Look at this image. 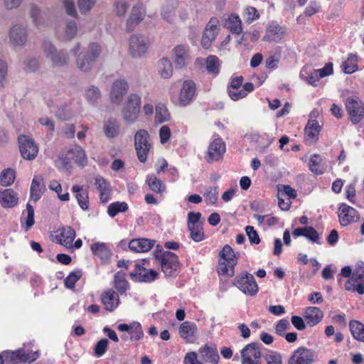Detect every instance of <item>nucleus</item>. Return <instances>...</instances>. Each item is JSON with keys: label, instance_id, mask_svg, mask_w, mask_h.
<instances>
[{"label": "nucleus", "instance_id": "nucleus-2", "mask_svg": "<svg viewBox=\"0 0 364 364\" xmlns=\"http://www.w3.org/2000/svg\"><path fill=\"white\" fill-rule=\"evenodd\" d=\"M102 52V47L97 43L89 44L85 53H80L76 59L77 68L82 72H90Z\"/></svg>", "mask_w": 364, "mask_h": 364}, {"label": "nucleus", "instance_id": "nucleus-43", "mask_svg": "<svg viewBox=\"0 0 364 364\" xmlns=\"http://www.w3.org/2000/svg\"><path fill=\"white\" fill-rule=\"evenodd\" d=\"M349 328L355 340L364 343V325L363 323L358 321H350Z\"/></svg>", "mask_w": 364, "mask_h": 364}, {"label": "nucleus", "instance_id": "nucleus-44", "mask_svg": "<svg viewBox=\"0 0 364 364\" xmlns=\"http://www.w3.org/2000/svg\"><path fill=\"white\" fill-rule=\"evenodd\" d=\"M29 16L34 26L39 28L44 23L43 13L39 7L35 4L29 6Z\"/></svg>", "mask_w": 364, "mask_h": 364}, {"label": "nucleus", "instance_id": "nucleus-1", "mask_svg": "<svg viewBox=\"0 0 364 364\" xmlns=\"http://www.w3.org/2000/svg\"><path fill=\"white\" fill-rule=\"evenodd\" d=\"M102 52V47L97 43L89 44L85 53H80L76 59L77 68L82 72H90Z\"/></svg>", "mask_w": 364, "mask_h": 364}, {"label": "nucleus", "instance_id": "nucleus-30", "mask_svg": "<svg viewBox=\"0 0 364 364\" xmlns=\"http://www.w3.org/2000/svg\"><path fill=\"white\" fill-rule=\"evenodd\" d=\"M60 235H56L55 240L60 245L70 247L75 237V231L70 226L62 227L60 229Z\"/></svg>", "mask_w": 364, "mask_h": 364}, {"label": "nucleus", "instance_id": "nucleus-33", "mask_svg": "<svg viewBox=\"0 0 364 364\" xmlns=\"http://www.w3.org/2000/svg\"><path fill=\"white\" fill-rule=\"evenodd\" d=\"M95 185L96 188L100 192V200L103 203H106L109 200V196L111 193V188L107 182L102 177L97 176L95 178Z\"/></svg>", "mask_w": 364, "mask_h": 364}, {"label": "nucleus", "instance_id": "nucleus-39", "mask_svg": "<svg viewBox=\"0 0 364 364\" xmlns=\"http://www.w3.org/2000/svg\"><path fill=\"white\" fill-rule=\"evenodd\" d=\"M199 353L205 361H209L215 364L219 361L220 356L215 348L205 346L200 349Z\"/></svg>", "mask_w": 364, "mask_h": 364}, {"label": "nucleus", "instance_id": "nucleus-57", "mask_svg": "<svg viewBox=\"0 0 364 364\" xmlns=\"http://www.w3.org/2000/svg\"><path fill=\"white\" fill-rule=\"evenodd\" d=\"M204 198L207 204H215L218 199V187H208L205 190Z\"/></svg>", "mask_w": 364, "mask_h": 364}, {"label": "nucleus", "instance_id": "nucleus-51", "mask_svg": "<svg viewBox=\"0 0 364 364\" xmlns=\"http://www.w3.org/2000/svg\"><path fill=\"white\" fill-rule=\"evenodd\" d=\"M128 210V205L125 202H115L111 203L107 208V213L111 217H114L119 213H123Z\"/></svg>", "mask_w": 364, "mask_h": 364}, {"label": "nucleus", "instance_id": "nucleus-36", "mask_svg": "<svg viewBox=\"0 0 364 364\" xmlns=\"http://www.w3.org/2000/svg\"><path fill=\"white\" fill-rule=\"evenodd\" d=\"M177 7L176 0H166L161 9V16L168 22H172L175 16V10Z\"/></svg>", "mask_w": 364, "mask_h": 364}, {"label": "nucleus", "instance_id": "nucleus-11", "mask_svg": "<svg viewBox=\"0 0 364 364\" xmlns=\"http://www.w3.org/2000/svg\"><path fill=\"white\" fill-rule=\"evenodd\" d=\"M346 289L351 291H357L359 294H364V262H359L356 266L354 272L352 274V277L346 284Z\"/></svg>", "mask_w": 364, "mask_h": 364}, {"label": "nucleus", "instance_id": "nucleus-42", "mask_svg": "<svg viewBox=\"0 0 364 364\" xmlns=\"http://www.w3.org/2000/svg\"><path fill=\"white\" fill-rule=\"evenodd\" d=\"M44 188L41 179L35 176L31 186V198L35 202L38 201L41 197Z\"/></svg>", "mask_w": 364, "mask_h": 364}, {"label": "nucleus", "instance_id": "nucleus-13", "mask_svg": "<svg viewBox=\"0 0 364 364\" xmlns=\"http://www.w3.org/2000/svg\"><path fill=\"white\" fill-rule=\"evenodd\" d=\"M18 141L23 158L27 160H33L37 156L38 146L33 139L26 135H21L18 138Z\"/></svg>", "mask_w": 364, "mask_h": 364}, {"label": "nucleus", "instance_id": "nucleus-25", "mask_svg": "<svg viewBox=\"0 0 364 364\" xmlns=\"http://www.w3.org/2000/svg\"><path fill=\"white\" fill-rule=\"evenodd\" d=\"M179 336L186 343H193L196 338L197 326L194 323L185 321L182 323L178 329Z\"/></svg>", "mask_w": 364, "mask_h": 364}, {"label": "nucleus", "instance_id": "nucleus-56", "mask_svg": "<svg viewBox=\"0 0 364 364\" xmlns=\"http://www.w3.org/2000/svg\"><path fill=\"white\" fill-rule=\"evenodd\" d=\"M114 286L121 293L124 292L127 289L128 282L123 274L117 272L114 275Z\"/></svg>", "mask_w": 364, "mask_h": 364}, {"label": "nucleus", "instance_id": "nucleus-23", "mask_svg": "<svg viewBox=\"0 0 364 364\" xmlns=\"http://www.w3.org/2000/svg\"><path fill=\"white\" fill-rule=\"evenodd\" d=\"M321 127L316 119H309L304 130L305 140L312 144L317 141Z\"/></svg>", "mask_w": 364, "mask_h": 364}, {"label": "nucleus", "instance_id": "nucleus-10", "mask_svg": "<svg viewBox=\"0 0 364 364\" xmlns=\"http://www.w3.org/2000/svg\"><path fill=\"white\" fill-rule=\"evenodd\" d=\"M346 109L350 120L353 124H358L364 116V104L355 96L348 97L345 102Z\"/></svg>", "mask_w": 364, "mask_h": 364}, {"label": "nucleus", "instance_id": "nucleus-54", "mask_svg": "<svg viewBox=\"0 0 364 364\" xmlns=\"http://www.w3.org/2000/svg\"><path fill=\"white\" fill-rule=\"evenodd\" d=\"M190 231L191 238L196 242H200L204 240V232L203 225L188 227Z\"/></svg>", "mask_w": 364, "mask_h": 364}, {"label": "nucleus", "instance_id": "nucleus-20", "mask_svg": "<svg viewBox=\"0 0 364 364\" xmlns=\"http://www.w3.org/2000/svg\"><path fill=\"white\" fill-rule=\"evenodd\" d=\"M132 277H136V279L144 282H151L158 277V272L154 269H149L144 267V264L136 263L135 270L130 274Z\"/></svg>", "mask_w": 364, "mask_h": 364}, {"label": "nucleus", "instance_id": "nucleus-41", "mask_svg": "<svg viewBox=\"0 0 364 364\" xmlns=\"http://www.w3.org/2000/svg\"><path fill=\"white\" fill-rule=\"evenodd\" d=\"M146 183L148 184L149 188L156 193L161 194L166 191V186L164 182L154 175L148 176L146 179Z\"/></svg>", "mask_w": 364, "mask_h": 364}, {"label": "nucleus", "instance_id": "nucleus-50", "mask_svg": "<svg viewBox=\"0 0 364 364\" xmlns=\"http://www.w3.org/2000/svg\"><path fill=\"white\" fill-rule=\"evenodd\" d=\"M220 62L215 55H209L206 58V69L209 73L217 75L220 72Z\"/></svg>", "mask_w": 364, "mask_h": 364}, {"label": "nucleus", "instance_id": "nucleus-60", "mask_svg": "<svg viewBox=\"0 0 364 364\" xmlns=\"http://www.w3.org/2000/svg\"><path fill=\"white\" fill-rule=\"evenodd\" d=\"M24 70L27 72H36L40 68V62L38 58L28 57L23 62Z\"/></svg>", "mask_w": 364, "mask_h": 364}, {"label": "nucleus", "instance_id": "nucleus-46", "mask_svg": "<svg viewBox=\"0 0 364 364\" xmlns=\"http://www.w3.org/2000/svg\"><path fill=\"white\" fill-rule=\"evenodd\" d=\"M307 69V68H304L301 70L300 77L309 85H311L313 87L318 86L320 79L317 73L314 70L311 72H308Z\"/></svg>", "mask_w": 364, "mask_h": 364}, {"label": "nucleus", "instance_id": "nucleus-38", "mask_svg": "<svg viewBox=\"0 0 364 364\" xmlns=\"http://www.w3.org/2000/svg\"><path fill=\"white\" fill-rule=\"evenodd\" d=\"M157 70L161 77L168 79L173 75V66L170 60L161 59L157 64Z\"/></svg>", "mask_w": 364, "mask_h": 364}, {"label": "nucleus", "instance_id": "nucleus-35", "mask_svg": "<svg viewBox=\"0 0 364 364\" xmlns=\"http://www.w3.org/2000/svg\"><path fill=\"white\" fill-rule=\"evenodd\" d=\"M92 253L102 261H107L111 256V250L109 246L103 242H95L91 245Z\"/></svg>", "mask_w": 364, "mask_h": 364}, {"label": "nucleus", "instance_id": "nucleus-29", "mask_svg": "<svg viewBox=\"0 0 364 364\" xmlns=\"http://www.w3.org/2000/svg\"><path fill=\"white\" fill-rule=\"evenodd\" d=\"M155 240L146 238L133 239L129 243V248L136 252H146L154 245Z\"/></svg>", "mask_w": 364, "mask_h": 364}, {"label": "nucleus", "instance_id": "nucleus-7", "mask_svg": "<svg viewBox=\"0 0 364 364\" xmlns=\"http://www.w3.org/2000/svg\"><path fill=\"white\" fill-rule=\"evenodd\" d=\"M134 146L138 159L144 163L146 161L148 153L151 149L149 134L145 129H139L134 136Z\"/></svg>", "mask_w": 364, "mask_h": 364}, {"label": "nucleus", "instance_id": "nucleus-21", "mask_svg": "<svg viewBox=\"0 0 364 364\" xmlns=\"http://www.w3.org/2000/svg\"><path fill=\"white\" fill-rule=\"evenodd\" d=\"M100 300L105 310L110 312L113 311L119 304V295L112 289L103 291L100 296Z\"/></svg>", "mask_w": 364, "mask_h": 364}, {"label": "nucleus", "instance_id": "nucleus-63", "mask_svg": "<svg viewBox=\"0 0 364 364\" xmlns=\"http://www.w3.org/2000/svg\"><path fill=\"white\" fill-rule=\"evenodd\" d=\"M244 16L246 23H251L253 21L259 18V14L255 7L249 6L245 10Z\"/></svg>", "mask_w": 364, "mask_h": 364}, {"label": "nucleus", "instance_id": "nucleus-26", "mask_svg": "<svg viewBox=\"0 0 364 364\" xmlns=\"http://www.w3.org/2000/svg\"><path fill=\"white\" fill-rule=\"evenodd\" d=\"M174 63L178 68H183L186 65L190 60L189 48L188 46L178 45L173 50Z\"/></svg>", "mask_w": 364, "mask_h": 364}, {"label": "nucleus", "instance_id": "nucleus-34", "mask_svg": "<svg viewBox=\"0 0 364 364\" xmlns=\"http://www.w3.org/2000/svg\"><path fill=\"white\" fill-rule=\"evenodd\" d=\"M72 191L75 193V198L80 208L86 210L89 208V198L87 189L79 185H74Z\"/></svg>", "mask_w": 364, "mask_h": 364}, {"label": "nucleus", "instance_id": "nucleus-14", "mask_svg": "<svg viewBox=\"0 0 364 364\" xmlns=\"http://www.w3.org/2000/svg\"><path fill=\"white\" fill-rule=\"evenodd\" d=\"M236 286L244 294L255 295L258 291V286L252 274L245 272L236 279Z\"/></svg>", "mask_w": 364, "mask_h": 364}, {"label": "nucleus", "instance_id": "nucleus-45", "mask_svg": "<svg viewBox=\"0 0 364 364\" xmlns=\"http://www.w3.org/2000/svg\"><path fill=\"white\" fill-rule=\"evenodd\" d=\"M226 25L228 28L234 33L240 34L242 31V21L239 16L236 14H231L227 21Z\"/></svg>", "mask_w": 364, "mask_h": 364}, {"label": "nucleus", "instance_id": "nucleus-64", "mask_svg": "<svg viewBox=\"0 0 364 364\" xmlns=\"http://www.w3.org/2000/svg\"><path fill=\"white\" fill-rule=\"evenodd\" d=\"M267 364H282V358L279 353L276 351H271L269 354L264 356Z\"/></svg>", "mask_w": 364, "mask_h": 364}, {"label": "nucleus", "instance_id": "nucleus-47", "mask_svg": "<svg viewBox=\"0 0 364 364\" xmlns=\"http://www.w3.org/2000/svg\"><path fill=\"white\" fill-rule=\"evenodd\" d=\"M77 33V24L74 20H68L65 23L62 38L65 41H70L74 38Z\"/></svg>", "mask_w": 364, "mask_h": 364}, {"label": "nucleus", "instance_id": "nucleus-3", "mask_svg": "<svg viewBox=\"0 0 364 364\" xmlns=\"http://www.w3.org/2000/svg\"><path fill=\"white\" fill-rule=\"evenodd\" d=\"M102 52V47L97 43L89 44L85 53H80L76 59L77 68L82 72H90Z\"/></svg>", "mask_w": 364, "mask_h": 364}, {"label": "nucleus", "instance_id": "nucleus-24", "mask_svg": "<svg viewBox=\"0 0 364 364\" xmlns=\"http://www.w3.org/2000/svg\"><path fill=\"white\" fill-rule=\"evenodd\" d=\"M284 35V28L276 23H272L267 27L266 34L263 36L262 40L267 42L279 43Z\"/></svg>", "mask_w": 364, "mask_h": 364}, {"label": "nucleus", "instance_id": "nucleus-9", "mask_svg": "<svg viewBox=\"0 0 364 364\" xmlns=\"http://www.w3.org/2000/svg\"><path fill=\"white\" fill-rule=\"evenodd\" d=\"M150 46L147 37L141 34H133L129 40V53L133 58L144 55Z\"/></svg>", "mask_w": 364, "mask_h": 364}, {"label": "nucleus", "instance_id": "nucleus-12", "mask_svg": "<svg viewBox=\"0 0 364 364\" xmlns=\"http://www.w3.org/2000/svg\"><path fill=\"white\" fill-rule=\"evenodd\" d=\"M60 159L65 166L69 165L71 161H75L81 166H85L87 162L85 150L77 145L69 149L65 155L60 157Z\"/></svg>", "mask_w": 364, "mask_h": 364}, {"label": "nucleus", "instance_id": "nucleus-31", "mask_svg": "<svg viewBox=\"0 0 364 364\" xmlns=\"http://www.w3.org/2000/svg\"><path fill=\"white\" fill-rule=\"evenodd\" d=\"M18 201V194L10 188L0 191V203L4 208L16 206Z\"/></svg>", "mask_w": 364, "mask_h": 364}, {"label": "nucleus", "instance_id": "nucleus-27", "mask_svg": "<svg viewBox=\"0 0 364 364\" xmlns=\"http://www.w3.org/2000/svg\"><path fill=\"white\" fill-rule=\"evenodd\" d=\"M195 83L191 80L184 81L179 95L180 104L183 106L189 104L195 95Z\"/></svg>", "mask_w": 364, "mask_h": 364}, {"label": "nucleus", "instance_id": "nucleus-8", "mask_svg": "<svg viewBox=\"0 0 364 364\" xmlns=\"http://www.w3.org/2000/svg\"><path fill=\"white\" fill-rule=\"evenodd\" d=\"M262 344L257 342L247 344L241 350V364H261Z\"/></svg>", "mask_w": 364, "mask_h": 364}, {"label": "nucleus", "instance_id": "nucleus-58", "mask_svg": "<svg viewBox=\"0 0 364 364\" xmlns=\"http://www.w3.org/2000/svg\"><path fill=\"white\" fill-rule=\"evenodd\" d=\"M77 6L81 14H87L96 4V0H77Z\"/></svg>", "mask_w": 364, "mask_h": 364}, {"label": "nucleus", "instance_id": "nucleus-6", "mask_svg": "<svg viewBox=\"0 0 364 364\" xmlns=\"http://www.w3.org/2000/svg\"><path fill=\"white\" fill-rule=\"evenodd\" d=\"M43 51L45 57L48 59L53 67H63L68 63V54L65 50H58L50 42H45L43 45Z\"/></svg>", "mask_w": 364, "mask_h": 364}, {"label": "nucleus", "instance_id": "nucleus-49", "mask_svg": "<svg viewBox=\"0 0 364 364\" xmlns=\"http://www.w3.org/2000/svg\"><path fill=\"white\" fill-rule=\"evenodd\" d=\"M220 255L224 261L230 263L231 266H235L237 264L238 257L236 256L230 245H225Z\"/></svg>", "mask_w": 364, "mask_h": 364}, {"label": "nucleus", "instance_id": "nucleus-59", "mask_svg": "<svg viewBox=\"0 0 364 364\" xmlns=\"http://www.w3.org/2000/svg\"><path fill=\"white\" fill-rule=\"evenodd\" d=\"M82 277V272L80 270H75L70 273V274L65 279V285L67 288L73 289L75 287V283Z\"/></svg>", "mask_w": 364, "mask_h": 364}, {"label": "nucleus", "instance_id": "nucleus-52", "mask_svg": "<svg viewBox=\"0 0 364 364\" xmlns=\"http://www.w3.org/2000/svg\"><path fill=\"white\" fill-rule=\"evenodd\" d=\"M101 93L97 87L91 85L85 90V98L88 102L95 104L100 98Z\"/></svg>", "mask_w": 364, "mask_h": 364}, {"label": "nucleus", "instance_id": "nucleus-32", "mask_svg": "<svg viewBox=\"0 0 364 364\" xmlns=\"http://www.w3.org/2000/svg\"><path fill=\"white\" fill-rule=\"evenodd\" d=\"M304 316L310 326L318 323L323 317V311L318 307L309 306L304 309Z\"/></svg>", "mask_w": 364, "mask_h": 364}, {"label": "nucleus", "instance_id": "nucleus-17", "mask_svg": "<svg viewBox=\"0 0 364 364\" xmlns=\"http://www.w3.org/2000/svg\"><path fill=\"white\" fill-rule=\"evenodd\" d=\"M338 211L339 222L342 226L356 222L359 218L357 210L346 203L340 205Z\"/></svg>", "mask_w": 364, "mask_h": 364}, {"label": "nucleus", "instance_id": "nucleus-15", "mask_svg": "<svg viewBox=\"0 0 364 364\" xmlns=\"http://www.w3.org/2000/svg\"><path fill=\"white\" fill-rule=\"evenodd\" d=\"M225 152V144L220 138L214 139L209 145L205 160L213 163L221 159Z\"/></svg>", "mask_w": 364, "mask_h": 364}, {"label": "nucleus", "instance_id": "nucleus-48", "mask_svg": "<svg viewBox=\"0 0 364 364\" xmlns=\"http://www.w3.org/2000/svg\"><path fill=\"white\" fill-rule=\"evenodd\" d=\"M15 178L16 171L14 169L11 168L4 169L0 173V185L9 186L14 183Z\"/></svg>", "mask_w": 364, "mask_h": 364}, {"label": "nucleus", "instance_id": "nucleus-40", "mask_svg": "<svg viewBox=\"0 0 364 364\" xmlns=\"http://www.w3.org/2000/svg\"><path fill=\"white\" fill-rule=\"evenodd\" d=\"M105 134L107 138L117 136L120 132V124L115 119H109L104 124Z\"/></svg>", "mask_w": 364, "mask_h": 364}, {"label": "nucleus", "instance_id": "nucleus-55", "mask_svg": "<svg viewBox=\"0 0 364 364\" xmlns=\"http://www.w3.org/2000/svg\"><path fill=\"white\" fill-rule=\"evenodd\" d=\"M26 213L27 216L25 223L23 224V222L21 221L22 227L24 228L26 232H27L35 223L34 208L30 203H27L26 205Z\"/></svg>", "mask_w": 364, "mask_h": 364}, {"label": "nucleus", "instance_id": "nucleus-5", "mask_svg": "<svg viewBox=\"0 0 364 364\" xmlns=\"http://www.w3.org/2000/svg\"><path fill=\"white\" fill-rule=\"evenodd\" d=\"M8 36L9 44L13 48L21 49L28 41V28L23 24L15 23L9 28Z\"/></svg>", "mask_w": 364, "mask_h": 364}, {"label": "nucleus", "instance_id": "nucleus-4", "mask_svg": "<svg viewBox=\"0 0 364 364\" xmlns=\"http://www.w3.org/2000/svg\"><path fill=\"white\" fill-rule=\"evenodd\" d=\"M156 259L161 266V271L166 277H176L179 272V262L176 254L166 251L156 255Z\"/></svg>", "mask_w": 364, "mask_h": 364}, {"label": "nucleus", "instance_id": "nucleus-16", "mask_svg": "<svg viewBox=\"0 0 364 364\" xmlns=\"http://www.w3.org/2000/svg\"><path fill=\"white\" fill-rule=\"evenodd\" d=\"M314 352L304 347L299 348L290 357L288 364H311L314 361Z\"/></svg>", "mask_w": 364, "mask_h": 364}, {"label": "nucleus", "instance_id": "nucleus-18", "mask_svg": "<svg viewBox=\"0 0 364 364\" xmlns=\"http://www.w3.org/2000/svg\"><path fill=\"white\" fill-rule=\"evenodd\" d=\"M129 89V85L125 80L119 79L115 80L110 90V100L112 102L119 104L122 102L123 97Z\"/></svg>", "mask_w": 364, "mask_h": 364}, {"label": "nucleus", "instance_id": "nucleus-22", "mask_svg": "<svg viewBox=\"0 0 364 364\" xmlns=\"http://www.w3.org/2000/svg\"><path fill=\"white\" fill-rule=\"evenodd\" d=\"M117 328L121 332H127L130 334V341H139L144 337L141 326L137 321H133L130 324H119Z\"/></svg>", "mask_w": 364, "mask_h": 364}, {"label": "nucleus", "instance_id": "nucleus-53", "mask_svg": "<svg viewBox=\"0 0 364 364\" xmlns=\"http://www.w3.org/2000/svg\"><path fill=\"white\" fill-rule=\"evenodd\" d=\"M139 113V109L136 108H130L124 105L122 110L123 119L125 122L133 123L136 121Z\"/></svg>", "mask_w": 364, "mask_h": 364}, {"label": "nucleus", "instance_id": "nucleus-37", "mask_svg": "<svg viewBox=\"0 0 364 364\" xmlns=\"http://www.w3.org/2000/svg\"><path fill=\"white\" fill-rule=\"evenodd\" d=\"M38 352L25 353L22 349L12 352L11 360L14 362L23 361L31 363L35 361L38 358Z\"/></svg>", "mask_w": 364, "mask_h": 364}, {"label": "nucleus", "instance_id": "nucleus-19", "mask_svg": "<svg viewBox=\"0 0 364 364\" xmlns=\"http://www.w3.org/2000/svg\"><path fill=\"white\" fill-rule=\"evenodd\" d=\"M218 32V20L215 18H211L205 28L201 39V45L203 48L205 49L210 48L212 42L215 40Z\"/></svg>", "mask_w": 364, "mask_h": 364}, {"label": "nucleus", "instance_id": "nucleus-61", "mask_svg": "<svg viewBox=\"0 0 364 364\" xmlns=\"http://www.w3.org/2000/svg\"><path fill=\"white\" fill-rule=\"evenodd\" d=\"M108 343V340L106 338L99 341L94 348L95 355L97 358L102 356L107 350Z\"/></svg>", "mask_w": 364, "mask_h": 364}, {"label": "nucleus", "instance_id": "nucleus-62", "mask_svg": "<svg viewBox=\"0 0 364 364\" xmlns=\"http://www.w3.org/2000/svg\"><path fill=\"white\" fill-rule=\"evenodd\" d=\"M234 267L235 266H231L228 262H220L218 272L220 274L232 277L234 275Z\"/></svg>", "mask_w": 364, "mask_h": 364}, {"label": "nucleus", "instance_id": "nucleus-28", "mask_svg": "<svg viewBox=\"0 0 364 364\" xmlns=\"http://www.w3.org/2000/svg\"><path fill=\"white\" fill-rule=\"evenodd\" d=\"M145 17V9L141 4L133 6L131 15L127 20V29L132 31L134 27L141 22Z\"/></svg>", "mask_w": 364, "mask_h": 364}]
</instances>
